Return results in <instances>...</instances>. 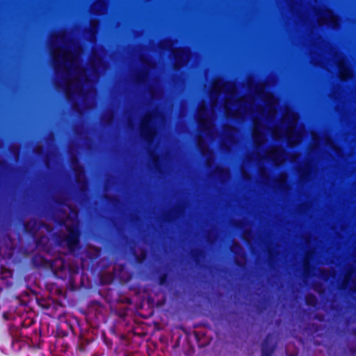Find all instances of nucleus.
<instances>
[{"label":"nucleus","instance_id":"ddd939ff","mask_svg":"<svg viewBox=\"0 0 356 356\" xmlns=\"http://www.w3.org/2000/svg\"><path fill=\"white\" fill-rule=\"evenodd\" d=\"M271 338L268 337L262 346V356H270L271 353L273 350V346H268V343L270 341Z\"/></svg>","mask_w":356,"mask_h":356},{"label":"nucleus","instance_id":"20e7f679","mask_svg":"<svg viewBox=\"0 0 356 356\" xmlns=\"http://www.w3.org/2000/svg\"><path fill=\"white\" fill-rule=\"evenodd\" d=\"M172 46L173 44L170 40H164L161 43L162 49H172L175 59V68L178 70L188 63L190 58V51L185 49H173Z\"/></svg>","mask_w":356,"mask_h":356},{"label":"nucleus","instance_id":"f8f14e48","mask_svg":"<svg viewBox=\"0 0 356 356\" xmlns=\"http://www.w3.org/2000/svg\"><path fill=\"white\" fill-rule=\"evenodd\" d=\"M72 167L75 172L76 181L78 182H83L84 181V175L82 167L77 162L75 156L72 158Z\"/></svg>","mask_w":356,"mask_h":356},{"label":"nucleus","instance_id":"4be33fe9","mask_svg":"<svg viewBox=\"0 0 356 356\" xmlns=\"http://www.w3.org/2000/svg\"><path fill=\"white\" fill-rule=\"evenodd\" d=\"M286 179H287L286 175H285L284 173L280 174V175L279 177L280 184L282 185V186L283 184H284L286 183Z\"/></svg>","mask_w":356,"mask_h":356},{"label":"nucleus","instance_id":"a211bd4d","mask_svg":"<svg viewBox=\"0 0 356 356\" xmlns=\"http://www.w3.org/2000/svg\"><path fill=\"white\" fill-rule=\"evenodd\" d=\"M306 302L308 305L314 306L316 303V298L313 295H307L306 297Z\"/></svg>","mask_w":356,"mask_h":356},{"label":"nucleus","instance_id":"1a4fd4ad","mask_svg":"<svg viewBox=\"0 0 356 356\" xmlns=\"http://www.w3.org/2000/svg\"><path fill=\"white\" fill-rule=\"evenodd\" d=\"M341 289H349L351 291H356V270L349 269L341 284Z\"/></svg>","mask_w":356,"mask_h":356},{"label":"nucleus","instance_id":"7ed1b4c3","mask_svg":"<svg viewBox=\"0 0 356 356\" xmlns=\"http://www.w3.org/2000/svg\"><path fill=\"white\" fill-rule=\"evenodd\" d=\"M70 212L65 213L60 220V233L51 234L52 227L37 220H31L25 225L26 230L36 237L39 245L47 247L51 241L59 245L67 247L73 251L79 243L78 213L75 209L68 208Z\"/></svg>","mask_w":356,"mask_h":356},{"label":"nucleus","instance_id":"dca6fc26","mask_svg":"<svg viewBox=\"0 0 356 356\" xmlns=\"http://www.w3.org/2000/svg\"><path fill=\"white\" fill-rule=\"evenodd\" d=\"M311 258V254L307 253L304 260V271L306 275L309 273V265Z\"/></svg>","mask_w":356,"mask_h":356},{"label":"nucleus","instance_id":"423d86ee","mask_svg":"<svg viewBox=\"0 0 356 356\" xmlns=\"http://www.w3.org/2000/svg\"><path fill=\"white\" fill-rule=\"evenodd\" d=\"M318 24L319 26L327 25L336 28L339 25V19L330 10L323 8L318 13Z\"/></svg>","mask_w":356,"mask_h":356},{"label":"nucleus","instance_id":"9b49d317","mask_svg":"<svg viewBox=\"0 0 356 356\" xmlns=\"http://www.w3.org/2000/svg\"><path fill=\"white\" fill-rule=\"evenodd\" d=\"M197 146L199 149H200L202 154L204 156H207V163L208 166H210L211 163H213V154L209 149L208 145L204 142L203 138L202 136H199L197 138Z\"/></svg>","mask_w":356,"mask_h":356},{"label":"nucleus","instance_id":"b1692460","mask_svg":"<svg viewBox=\"0 0 356 356\" xmlns=\"http://www.w3.org/2000/svg\"><path fill=\"white\" fill-rule=\"evenodd\" d=\"M69 270L71 273H76L78 271L77 266L68 265Z\"/></svg>","mask_w":356,"mask_h":356},{"label":"nucleus","instance_id":"4468645a","mask_svg":"<svg viewBox=\"0 0 356 356\" xmlns=\"http://www.w3.org/2000/svg\"><path fill=\"white\" fill-rule=\"evenodd\" d=\"M92 10L97 14H103L106 10L104 2L102 0L97 1L92 6Z\"/></svg>","mask_w":356,"mask_h":356},{"label":"nucleus","instance_id":"412c9836","mask_svg":"<svg viewBox=\"0 0 356 356\" xmlns=\"http://www.w3.org/2000/svg\"><path fill=\"white\" fill-rule=\"evenodd\" d=\"M147 72H143L137 78L136 81L139 83L144 82L147 80Z\"/></svg>","mask_w":356,"mask_h":356},{"label":"nucleus","instance_id":"6ab92c4d","mask_svg":"<svg viewBox=\"0 0 356 356\" xmlns=\"http://www.w3.org/2000/svg\"><path fill=\"white\" fill-rule=\"evenodd\" d=\"M90 25H91V29L92 31L91 38L93 40H95V33H96V27L98 25V21L95 20V19L91 20Z\"/></svg>","mask_w":356,"mask_h":356},{"label":"nucleus","instance_id":"393cba45","mask_svg":"<svg viewBox=\"0 0 356 356\" xmlns=\"http://www.w3.org/2000/svg\"><path fill=\"white\" fill-rule=\"evenodd\" d=\"M145 252L143 251V252H141L140 257H138V261L139 262H141V261L145 259Z\"/></svg>","mask_w":356,"mask_h":356},{"label":"nucleus","instance_id":"39448f33","mask_svg":"<svg viewBox=\"0 0 356 356\" xmlns=\"http://www.w3.org/2000/svg\"><path fill=\"white\" fill-rule=\"evenodd\" d=\"M155 120L156 115L148 113L144 117L140 126L141 136L148 142L152 141L155 135V129L153 125Z\"/></svg>","mask_w":356,"mask_h":356},{"label":"nucleus","instance_id":"5701e85b","mask_svg":"<svg viewBox=\"0 0 356 356\" xmlns=\"http://www.w3.org/2000/svg\"><path fill=\"white\" fill-rule=\"evenodd\" d=\"M321 275L322 277L325 280L327 279L328 277L330 275H331V274H332V272H330V271L325 272L323 270H321Z\"/></svg>","mask_w":356,"mask_h":356},{"label":"nucleus","instance_id":"6e6552de","mask_svg":"<svg viewBox=\"0 0 356 356\" xmlns=\"http://www.w3.org/2000/svg\"><path fill=\"white\" fill-rule=\"evenodd\" d=\"M312 137L315 147L323 145L334 150L337 154H340L341 151L339 148L334 145L333 141L326 134L322 138H320L316 133L312 132Z\"/></svg>","mask_w":356,"mask_h":356},{"label":"nucleus","instance_id":"a878e982","mask_svg":"<svg viewBox=\"0 0 356 356\" xmlns=\"http://www.w3.org/2000/svg\"><path fill=\"white\" fill-rule=\"evenodd\" d=\"M58 261L60 262V270H64L66 268L65 263L63 260Z\"/></svg>","mask_w":356,"mask_h":356},{"label":"nucleus","instance_id":"9d476101","mask_svg":"<svg viewBox=\"0 0 356 356\" xmlns=\"http://www.w3.org/2000/svg\"><path fill=\"white\" fill-rule=\"evenodd\" d=\"M339 70V77L341 80H346L353 75L351 70L347 66L343 58L338 57L336 60Z\"/></svg>","mask_w":356,"mask_h":356},{"label":"nucleus","instance_id":"0eeeda50","mask_svg":"<svg viewBox=\"0 0 356 356\" xmlns=\"http://www.w3.org/2000/svg\"><path fill=\"white\" fill-rule=\"evenodd\" d=\"M238 131L232 127L225 126L223 129L222 145L229 149V145H234L237 142Z\"/></svg>","mask_w":356,"mask_h":356},{"label":"nucleus","instance_id":"c85d7f7f","mask_svg":"<svg viewBox=\"0 0 356 356\" xmlns=\"http://www.w3.org/2000/svg\"><path fill=\"white\" fill-rule=\"evenodd\" d=\"M296 157H293H293H292V159H291V160H292V161H294V160H296Z\"/></svg>","mask_w":356,"mask_h":356},{"label":"nucleus","instance_id":"f257e3e1","mask_svg":"<svg viewBox=\"0 0 356 356\" xmlns=\"http://www.w3.org/2000/svg\"><path fill=\"white\" fill-rule=\"evenodd\" d=\"M249 85L252 94L236 99L235 84L224 82L222 79H216L210 91L211 111H207L204 104H202L198 109L197 122L200 129L206 134L207 139L213 140L216 137L213 124L214 108L222 95V108L227 118L241 121L248 118L252 120L256 153L248 156L243 161L241 166L242 175L244 179H249L250 176L247 168L250 165H256L263 182L268 184V173L261 166L263 162L270 161L275 165H279L288 159L289 155L281 147H272L261 152V145L266 143V135L271 134L275 140L284 138L290 146H294L300 143L305 129L302 127L296 129L298 115L288 107L285 108L280 124L272 127L271 124L277 113L276 98L271 93L266 92L264 83L254 85L250 81Z\"/></svg>","mask_w":356,"mask_h":356},{"label":"nucleus","instance_id":"cd10ccee","mask_svg":"<svg viewBox=\"0 0 356 356\" xmlns=\"http://www.w3.org/2000/svg\"><path fill=\"white\" fill-rule=\"evenodd\" d=\"M112 118H113L112 114H109V118H108V122H109L112 120Z\"/></svg>","mask_w":356,"mask_h":356},{"label":"nucleus","instance_id":"aec40b11","mask_svg":"<svg viewBox=\"0 0 356 356\" xmlns=\"http://www.w3.org/2000/svg\"><path fill=\"white\" fill-rule=\"evenodd\" d=\"M150 93L153 98H158L161 95V90L159 88H156L155 90L154 88H151Z\"/></svg>","mask_w":356,"mask_h":356},{"label":"nucleus","instance_id":"2eb2a0df","mask_svg":"<svg viewBox=\"0 0 356 356\" xmlns=\"http://www.w3.org/2000/svg\"><path fill=\"white\" fill-rule=\"evenodd\" d=\"M216 174H218L219 175V177H220V179L222 180H226L229 177V172L228 170L225 169V168H221L217 167L216 170Z\"/></svg>","mask_w":356,"mask_h":356},{"label":"nucleus","instance_id":"f03ea898","mask_svg":"<svg viewBox=\"0 0 356 356\" xmlns=\"http://www.w3.org/2000/svg\"><path fill=\"white\" fill-rule=\"evenodd\" d=\"M82 52L79 42L72 39L65 31L54 34L51 39V54L57 76L58 87L65 92L67 98L73 102V107L82 114L83 110L94 107L96 92L94 83L101 72L106 70L102 57L93 53L88 68L80 67Z\"/></svg>","mask_w":356,"mask_h":356},{"label":"nucleus","instance_id":"bb28decb","mask_svg":"<svg viewBox=\"0 0 356 356\" xmlns=\"http://www.w3.org/2000/svg\"><path fill=\"white\" fill-rule=\"evenodd\" d=\"M36 152H37L38 154L41 153V147H38V148H37V149H36Z\"/></svg>","mask_w":356,"mask_h":356},{"label":"nucleus","instance_id":"f3484780","mask_svg":"<svg viewBox=\"0 0 356 356\" xmlns=\"http://www.w3.org/2000/svg\"><path fill=\"white\" fill-rule=\"evenodd\" d=\"M232 251L236 252V254L239 255L243 254V250L242 247L238 243H234L232 246Z\"/></svg>","mask_w":356,"mask_h":356}]
</instances>
